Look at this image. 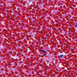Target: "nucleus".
Masks as SVG:
<instances>
[{
    "label": "nucleus",
    "mask_w": 77,
    "mask_h": 77,
    "mask_svg": "<svg viewBox=\"0 0 77 77\" xmlns=\"http://www.w3.org/2000/svg\"><path fill=\"white\" fill-rule=\"evenodd\" d=\"M33 1L32 0H29V4L30 5H33Z\"/></svg>",
    "instance_id": "f257e3e1"
},
{
    "label": "nucleus",
    "mask_w": 77,
    "mask_h": 77,
    "mask_svg": "<svg viewBox=\"0 0 77 77\" xmlns=\"http://www.w3.org/2000/svg\"><path fill=\"white\" fill-rule=\"evenodd\" d=\"M63 56V54L60 55L59 56V57H60V58H62Z\"/></svg>",
    "instance_id": "f03ea898"
},
{
    "label": "nucleus",
    "mask_w": 77,
    "mask_h": 77,
    "mask_svg": "<svg viewBox=\"0 0 77 77\" xmlns=\"http://www.w3.org/2000/svg\"><path fill=\"white\" fill-rule=\"evenodd\" d=\"M30 0H27L26 1V3H27V4H28V5H29V4H30Z\"/></svg>",
    "instance_id": "7ed1b4c3"
},
{
    "label": "nucleus",
    "mask_w": 77,
    "mask_h": 77,
    "mask_svg": "<svg viewBox=\"0 0 77 77\" xmlns=\"http://www.w3.org/2000/svg\"><path fill=\"white\" fill-rule=\"evenodd\" d=\"M41 51L43 53V54H45V52H46V51H44L42 50H41Z\"/></svg>",
    "instance_id": "20e7f679"
},
{
    "label": "nucleus",
    "mask_w": 77,
    "mask_h": 77,
    "mask_svg": "<svg viewBox=\"0 0 77 77\" xmlns=\"http://www.w3.org/2000/svg\"><path fill=\"white\" fill-rule=\"evenodd\" d=\"M45 55H47V54H43V56H45Z\"/></svg>",
    "instance_id": "39448f33"
},
{
    "label": "nucleus",
    "mask_w": 77,
    "mask_h": 77,
    "mask_svg": "<svg viewBox=\"0 0 77 77\" xmlns=\"http://www.w3.org/2000/svg\"><path fill=\"white\" fill-rule=\"evenodd\" d=\"M36 6H37V7H38V5H36Z\"/></svg>",
    "instance_id": "423d86ee"
},
{
    "label": "nucleus",
    "mask_w": 77,
    "mask_h": 77,
    "mask_svg": "<svg viewBox=\"0 0 77 77\" xmlns=\"http://www.w3.org/2000/svg\"><path fill=\"white\" fill-rule=\"evenodd\" d=\"M27 29H28V28L27 27Z\"/></svg>",
    "instance_id": "0eeeda50"
},
{
    "label": "nucleus",
    "mask_w": 77,
    "mask_h": 77,
    "mask_svg": "<svg viewBox=\"0 0 77 77\" xmlns=\"http://www.w3.org/2000/svg\"><path fill=\"white\" fill-rule=\"evenodd\" d=\"M27 29H28V28L27 27Z\"/></svg>",
    "instance_id": "6e6552de"
}]
</instances>
